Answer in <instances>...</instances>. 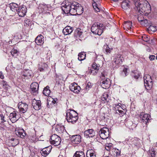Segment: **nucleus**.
Returning a JSON list of instances; mask_svg holds the SVG:
<instances>
[{
    "label": "nucleus",
    "mask_w": 157,
    "mask_h": 157,
    "mask_svg": "<svg viewBox=\"0 0 157 157\" xmlns=\"http://www.w3.org/2000/svg\"><path fill=\"white\" fill-rule=\"evenodd\" d=\"M90 74H92L93 75H96L98 72V70L95 71L94 70H90Z\"/></svg>",
    "instance_id": "obj_50"
},
{
    "label": "nucleus",
    "mask_w": 157,
    "mask_h": 157,
    "mask_svg": "<svg viewBox=\"0 0 157 157\" xmlns=\"http://www.w3.org/2000/svg\"><path fill=\"white\" fill-rule=\"evenodd\" d=\"M142 39L144 41H147L149 40V38L146 35H144L142 36Z\"/></svg>",
    "instance_id": "obj_46"
},
{
    "label": "nucleus",
    "mask_w": 157,
    "mask_h": 157,
    "mask_svg": "<svg viewBox=\"0 0 157 157\" xmlns=\"http://www.w3.org/2000/svg\"><path fill=\"white\" fill-rule=\"evenodd\" d=\"M18 108L20 112L21 113H24L27 111L28 109V105L25 103L20 102L18 104Z\"/></svg>",
    "instance_id": "obj_13"
},
{
    "label": "nucleus",
    "mask_w": 157,
    "mask_h": 157,
    "mask_svg": "<svg viewBox=\"0 0 157 157\" xmlns=\"http://www.w3.org/2000/svg\"><path fill=\"white\" fill-rule=\"evenodd\" d=\"M73 157H85V156L83 151H77L74 154Z\"/></svg>",
    "instance_id": "obj_31"
},
{
    "label": "nucleus",
    "mask_w": 157,
    "mask_h": 157,
    "mask_svg": "<svg viewBox=\"0 0 157 157\" xmlns=\"http://www.w3.org/2000/svg\"><path fill=\"white\" fill-rule=\"evenodd\" d=\"M2 84L3 86H5L6 85L7 82L3 80L2 81Z\"/></svg>",
    "instance_id": "obj_58"
},
{
    "label": "nucleus",
    "mask_w": 157,
    "mask_h": 157,
    "mask_svg": "<svg viewBox=\"0 0 157 157\" xmlns=\"http://www.w3.org/2000/svg\"><path fill=\"white\" fill-rule=\"evenodd\" d=\"M94 2H97V1L96 0H93Z\"/></svg>",
    "instance_id": "obj_61"
},
{
    "label": "nucleus",
    "mask_w": 157,
    "mask_h": 157,
    "mask_svg": "<svg viewBox=\"0 0 157 157\" xmlns=\"http://www.w3.org/2000/svg\"><path fill=\"white\" fill-rule=\"evenodd\" d=\"M131 75L135 79H137L140 76V73L137 71H132Z\"/></svg>",
    "instance_id": "obj_34"
},
{
    "label": "nucleus",
    "mask_w": 157,
    "mask_h": 157,
    "mask_svg": "<svg viewBox=\"0 0 157 157\" xmlns=\"http://www.w3.org/2000/svg\"><path fill=\"white\" fill-rule=\"evenodd\" d=\"M18 51L17 50L13 49L11 52V54L13 56L15 54H17Z\"/></svg>",
    "instance_id": "obj_51"
},
{
    "label": "nucleus",
    "mask_w": 157,
    "mask_h": 157,
    "mask_svg": "<svg viewBox=\"0 0 157 157\" xmlns=\"http://www.w3.org/2000/svg\"><path fill=\"white\" fill-rule=\"evenodd\" d=\"M48 65L45 63H44L42 66V67L39 68L38 70L40 71H47L48 69Z\"/></svg>",
    "instance_id": "obj_39"
},
{
    "label": "nucleus",
    "mask_w": 157,
    "mask_h": 157,
    "mask_svg": "<svg viewBox=\"0 0 157 157\" xmlns=\"http://www.w3.org/2000/svg\"><path fill=\"white\" fill-rule=\"evenodd\" d=\"M78 113L74 110H68L66 113V119L68 122L75 123L78 119Z\"/></svg>",
    "instance_id": "obj_2"
},
{
    "label": "nucleus",
    "mask_w": 157,
    "mask_h": 157,
    "mask_svg": "<svg viewBox=\"0 0 157 157\" xmlns=\"http://www.w3.org/2000/svg\"><path fill=\"white\" fill-rule=\"evenodd\" d=\"M133 139V138L129 137L125 139V142L128 144L132 145V144Z\"/></svg>",
    "instance_id": "obj_42"
},
{
    "label": "nucleus",
    "mask_w": 157,
    "mask_h": 157,
    "mask_svg": "<svg viewBox=\"0 0 157 157\" xmlns=\"http://www.w3.org/2000/svg\"><path fill=\"white\" fill-rule=\"evenodd\" d=\"M51 148V147H45L41 151L40 153L43 156H45L50 152Z\"/></svg>",
    "instance_id": "obj_21"
},
{
    "label": "nucleus",
    "mask_w": 157,
    "mask_h": 157,
    "mask_svg": "<svg viewBox=\"0 0 157 157\" xmlns=\"http://www.w3.org/2000/svg\"><path fill=\"white\" fill-rule=\"evenodd\" d=\"M148 29L149 30H151L153 32H155L157 29V27L155 26L150 25L148 28Z\"/></svg>",
    "instance_id": "obj_44"
},
{
    "label": "nucleus",
    "mask_w": 157,
    "mask_h": 157,
    "mask_svg": "<svg viewBox=\"0 0 157 157\" xmlns=\"http://www.w3.org/2000/svg\"><path fill=\"white\" fill-rule=\"evenodd\" d=\"M92 67L94 70H98L99 69V66L97 65L95 63H94L92 65Z\"/></svg>",
    "instance_id": "obj_47"
},
{
    "label": "nucleus",
    "mask_w": 157,
    "mask_h": 157,
    "mask_svg": "<svg viewBox=\"0 0 157 157\" xmlns=\"http://www.w3.org/2000/svg\"><path fill=\"white\" fill-rule=\"evenodd\" d=\"M105 157H109V156H105Z\"/></svg>",
    "instance_id": "obj_63"
},
{
    "label": "nucleus",
    "mask_w": 157,
    "mask_h": 157,
    "mask_svg": "<svg viewBox=\"0 0 157 157\" xmlns=\"http://www.w3.org/2000/svg\"><path fill=\"white\" fill-rule=\"evenodd\" d=\"M82 32L81 29L80 28H78L75 31V36L76 37H78L79 38H82Z\"/></svg>",
    "instance_id": "obj_27"
},
{
    "label": "nucleus",
    "mask_w": 157,
    "mask_h": 157,
    "mask_svg": "<svg viewBox=\"0 0 157 157\" xmlns=\"http://www.w3.org/2000/svg\"><path fill=\"white\" fill-rule=\"evenodd\" d=\"M123 57H122L121 54H118L116 55L113 60V65L116 68L118 67V65L122 63L123 62Z\"/></svg>",
    "instance_id": "obj_7"
},
{
    "label": "nucleus",
    "mask_w": 157,
    "mask_h": 157,
    "mask_svg": "<svg viewBox=\"0 0 157 157\" xmlns=\"http://www.w3.org/2000/svg\"><path fill=\"white\" fill-rule=\"evenodd\" d=\"M100 137L103 139H106L109 136V129L106 127L101 128L99 131Z\"/></svg>",
    "instance_id": "obj_5"
},
{
    "label": "nucleus",
    "mask_w": 157,
    "mask_h": 157,
    "mask_svg": "<svg viewBox=\"0 0 157 157\" xmlns=\"http://www.w3.org/2000/svg\"><path fill=\"white\" fill-rule=\"evenodd\" d=\"M62 10L65 13H71L69 3H67L62 6Z\"/></svg>",
    "instance_id": "obj_22"
},
{
    "label": "nucleus",
    "mask_w": 157,
    "mask_h": 157,
    "mask_svg": "<svg viewBox=\"0 0 157 157\" xmlns=\"http://www.w3.org/2000/svg\"><path fill=\"white\" fill-rule=\"evenodd\" d=\"M61 139L56 134H54L52 135L50 139V141L51 144L55 146L59 145L61 143Z\"/></svg>",
    "instance_id": "obj_6"
},
{
    "label": "nucleus",
    "mask_w": 157,
    "mask_h": 157,
    "mask_svg": "<svg viewBox=\"0 0 157 157\" xmlns=\"http://www.w3.org/2000/svg\"><path fill=\"white\" fill-rule=\"evenodd\" d=\"M109 97V95L107 93H104L102 95L101 97V100L104 101L108 102L109 101V98H108Z\"/></svg>",
    "instance_id": "obj_37"
},
{
    "label": "nucleus",
    "mask_w": 157,
    "mask_h": 157,
    "mask_svg": "<svg viewBox=\"0 0 157 157\" xmlns=\"http://www.w3.org/2000/svg\"><path fill=\"white\" fill-rule=\"evenodd\" d=\"M32 74V71H31L29 70H26L24 71L23 75L25 77H27L29 78L31 77Z\"/></svg>",
    "instance_id": "obj_30"
},
{
    "label": "nucleus",
    "mask_w": 157,
    "mask_h": 157,
    "mask_svg": "<svg viewBox=\"0 0 157 157\" xmlns=\"http://www.w3.org/2000/svg\"><path fill=\"white\" fill-rule=\"evenodd\" d=\"M155 56L154 55H150L149 56V58L150 60H153L155 59Z\"/></svg>",
    "instance_id": "obj_54"
},
{
    "label": "nucleus",
    "mask_w": 157,
    "mask_h": 157,
    "mask_svg": "<svg viewBox=\"0 0 157 157\" xmlns=\"http://www.w3.org/2000/svg\"><path fill=\"white\" fill-rule=\"evenodd\" d=\"M148 154L151 155V157H155L156 153L154 149L152 148L150 149L148 151Z\"/></svg>",
    "instance_id": "obj_41"
},
{
    "label": "nucleus",
    "mask_w": 157,
    "mask_h": 157,
    "mask_svg": "<svg viewBox=\"0 0 157 157\" xmlns=\"http://www.w3.org/2000/svg\"><path fill=\"white\" fill-rule=\"evenodd\" d=\"M144 86L146 89L148 90H150L152 86V79L151 76L149 75H145L144 77Z\"/></svg>",
    "instance_id": "obj_4"
},
{
    "label": "nucleus",
    "mask_w": 157,
    "mask_h": 157,
    "mask_svg": "<svg viewBox=\"0 0 157 157\" xmlns=\"http://www.w3.org/2000/svg\"><path fill=\"white\" fill-rule=\"evenodd\" d=\"M106 76V75L105 74V73L104 71L103 72H102L101 73V78H105V77Z\"/></svg>",
    "instance_id": "obj_56"
},
{
    "label": "nucleus",
    "mask_w": 157,
    "mask_h": 157,
    "mask_svg": "<svg viewBox=\"0 0 157 157\" xmlns=\"http://www.w3.org/2000/svg\"><path fill=\"white\" fill-rule=\"evenodd\" d=\"M93 6L95 11L98 12L100 11V9L99 5L97 4V2L93 3Z\"/></svg>",
    "instance_id": "obj_40"
},
{
    "label": "nucleus",
    "mask_w": 157,
    "mask_h": 157,
    "mask_svg": "<svg viewBox=\"0 0 157 157\" xmlns=\"http://www.w3.org/2000/svg\"><path fill=\"white\" fill-rule=\"evenodd\" d=\"M133 141L132 145L133 147H137L140 144V140L139 138L135 137L133 138Z\"/></svg>",
    "instance_id": "obj_28"
},
{
    "label": "nucleus",
    "mask_w": 157,
    "mask_h": 157,
    "mask_svg": "<svg viewBox=\"0 0 157 157\" xmlns=\"http://www.w3.org/2000/svg\"><path fill=\"white\" fill-rule=\"evenodd\" d=\"M84 136L87 138L88 137H93L95 136V133L93 129H89L84 132Z\"/></svg>",
    "instance_id": "obj_17"
},
{
    "label": "nucleus",
    "mask_w": 157,
    "mask_h": 157,
    "mask_svg": "<svg viewBox=\"0 0 157 157\" xmlns=\"http://www.w3.org/2000/svg\"><path fill=\"white\" fill-rule=\"evenodd\" d=\"M16 12L19 16L21 17L24 16L27 12V9L25 6H22L19 7Z\"/></svg>",
    "instance_id": "obj_12"
},
{
    "label": "nucleus",
    "mask_w": 157,
    "mask_h": 157,
    "mask_svg": "<svg viewBox=\"0 0 157 157\" xmlns=\"http://www.w3.org/2000/svg\"><path fill=\"white\" fill-rule=\"evenodd\" d=\"M74 28L69 26H67L63 30V33L65 35L71 34L73 31Z\"/></svg>",
    "instance_id": "obj_19"
},
{
    "label": "nucleus",
    "mask_w": 157,
    "mask_h": 157,
    "mask_svg": "<svg viewBox=\"0 0 157 157\" xmlns=\"http://www.w3.org/2000/svg\"><path fill=\"white\" fill-rule=\"evenodd\" d=\"M20 117L19 113L16 111H14L11 113L9 116V118L12 123L16 122Z\"/></svg>",
    "instance_id": "obj_8"
},
{
    "label": "nucleus",
    "mask_w": 157,
    "mask_h": 157,
    "mask_svg": "<svg viewBox=\"0 0 157 157\" xmlns=\"http://www.w3.org/2000/svg\"><path fill=\"white\" fill-rule=\"evenodd\" d=\"M134 9L142 15L138 17V20L140 23L144 19L142 15L148 16L151 11V7L146 0H136L135 2Z\"/></svg>",
    "instance_id": "obj_1"
},
{
    "label": "nucleus",
    "mask_w": 157,
    "mask_h": 157,
    "mask_svg": "<svg viewBox=\"0 0 157 157\" xmlns=\"http://www.w3.org/2000/svg\"><path fill=\"white\" fill-rule=\"evenodd\" d=\"M109 79L106 78H102L100 82V85L104 89H107L110 86Z\"/></svg>",
    "instance_id": "obj_10"
},
{
    "label": "nucleus",
    "mask_w": 157,
    "mask_h": 157,
    "mask_svg": "<svg viewBox=\"0 0 157 157\" xmlns=\"http://www.w3.org/2000/svg\"><path fill=\"white\" fill-rule=\"evenodd\" d=\"M115 150L116 151V156H117L120 155L121 154V151L118 149H117V150L115 149Z\"/></svg>",
    "instance_id": "obj_53"
},
{
    "label": "nucleus",
    "mask_w": 157,
    "mask_h": 157,
    "mask_svg": "<svg viewBox=\"0 0 157 157\" xmlns=\"http://www.w3.org/2000/svg\"><path fill=\"white\" fill-rule=\"evenodd\" d=\"M75 11V14H80L82 13L83 11V9L80 4L78 3L76 5Z\"/></svg>",
    "instance_id": "obj_23"
},
{
    "label": "nucleus",
    "mask_w": 157,
    "mask_h": 157,
    "mask_svg": "<svg viewBox=\"0 0 157 157\" xmlns=\"http://www.w3.org/2000/svg\"><path fill=\"white\" fill-rule=\"evenodd\" d=\"M132 24V23L131 21H126L125 22L124 26L129 30L131 29Z\"/></svg>",
    "instance_id": "obj_38"
},
{
    "label": "nucleus",
    "mask_w": 157,
    "mask_h": 157,
    "mask_svg": "<svg viewBox=\"0 0 157 157\" xmlns=\"http://www.w3.org/2000/svg\"><path fill=\"white\" fill-rule=\"evenodd\" d=\"M155 58L157 60V54H156V56H155Z\"/></svg>",
    "instance_id": "obj_62"
},
{
    "label": "nucleus",
    "mask_w": 157,
    "mask_h": 157,
    "mask_svg": "<svg viewBox=\"0 0 157 157\" xmlns=\"http://www.w3.org/2000/svg\"><path fill=\"white\" fill-rule=\"evenodd\" d=\"M69 88L71 91L76 94H78L81 90L80 86L75 83H72L70 86Z\"/></svg>",
    "instance_id": "obj_14"
},
{
    "label": "nucleus",
    "mask_w": 157,
    "mask_h": 157,
    "mask_svg": "<svg viewBox=\"0 0 157 157\" xmlns=\"http://www.w3.org/2000/svg\"><path fill=\"white\" fill-rule=\"evenodd\" d=\"M0 117L1 118V119L2 121L1 122L4 123L6 121L5 120V117L2 114H0Z\"/></svg>",
    "instance_id": "obj_52"
},
{
    "label": "nucleus",
    "mask_w": 157,
    "mask_h": 157,
    "mask_svg": "<svg viewBox=\"0 0 157 157\" xmlns=\"http://www.w3.org/2000/svg\"><path fill=\"white\" fill-rule=\"evenodd\" d=\"M92 87V86L91 85V83L90 82H89L88 83L87 85L86 86V91H88L89 89L91 88Z\"/></svg>",
    "instance_id": "obj_49"
},
{
    "label": "nucleus",
    "mask_w": 157,
    "mask_h": 157,
    "mask_svg": "<svg viewBox=\"0 0 157 157\" xmlns=\"http://www.w3.org/2000/svg\"><path fill=\"white\" fill-rule=\"evenodd\" d=\"M57 101V99H56V100H53L52 101V102L54 103V104H55L56 102V101Z\"/></svg>",
    "instance_id": "obj_59"
},
{
    "label": "nucleus",
    "mask_w": 157,
    "mask_h": 157,
    "mask_svg": "<svg viewBox=\"0 0 157 157\" xmlns=\"http://www.w3.org/2000/svg\"><path fill=\"white\" fill-rule=\"evenodd\" d=\"M87 157H96V155L94 153V151L92 149L87 150L86 153Z\"/></svg>",
    "instance_id": "obj_29"
},
{
    "label": "nucleus",
    "mask_w": 157,
    "mask_h": 157,
    "mask_svg": "<svg viewBox=\"0 0 157 157\" xmlns=\"http://www.w3.org/2000/svg\"><path fill=\"white\" fill-rule=\"evenodd\" d=\"M4 76L2 72V71H0V78L2 79H4Z\"/></svg>",
    "instance_id": "obj_57"
},
{
    "label": "nucleus",
    "mask_w": 157,
    "mask_h": 157,
    "mask_svg": "<svg viewBox=\"0 0 157 157\" xmlns=\"http://www.w3.org/2000/svg\"><path fill=\"white\" fill-rule=\"evenodd\" d=\"M18 4L15 3H12L10 4V7L13 11L16 12L19 7Z\"/></svg>",
    "instance_id": "obj_25"
},
{
    "label": "nucleus",
    "mask_w": 157,
    "mask_h": 157,
    "mask_svg": "<svg viewBox=\"0 0 157 157\" xmlns=\"http://www.w3.org/2000/svg\"><path fill=\"white\" fill-rule=\"evenodd\" d=\"M140 24L143 26H147L148 24V21L146 19H144L141 22H140Z\"/></svg>",
    "instance_id": "obj_45"
},
{
    "label": "nucleus",
    "mask_w": 157,
    "mask_h": 157,
    "mask_svg": "<svg viewBox=\"0 0 157 157\" xmlns=\"http://www.w3.org/2000/svg\"><path fill=\"white\" fill-rule=\"evenodd\" d=\"M142 114H140V117L141 118H142V120L143 122L145 123L146 124H147V123L149 122H150L151 120V116L148 114H144L142 117Z\"/></svg>",
    "instance_id": "obj_18"
},
{
    "label": "nucleus",
    "mask_w": 157,
    "mask_h": 157,
    "mask_svg": "<svg viewBox=\"0 0 157 157\" xmlns=\"http://www.w3.org/2000/svg\"><path fill=\"white\" fill-rule=\"evenodd\" d=\"M71 141L74 144H78L81 141V137L79 135H75L70 138Z\"/></svg>",
    "instance_id": "obj_16"
},
{
    "label": "nucleus",
    "mask_w": 157,
    "mask_h": 157,
    "mask_svg": "<svg viewBox=\"0 0 157 157\" xmlns=\"http://www.w3.org/2000/svg\"><path fill=\"white\" fill-rule=\"evenodd\" d=\"M69 5L70 7V9H71L70 10L71 11V14H75L76 13V5L75 4H71V3H69Z\"/></svg>",
    "instance_id": "obj_33"
},
{
    "label": "nucleus",
    "mask_w": 157,
    "mask_h": 157,
    "mask_svg": "<svg viewBox=\"0 0 157 157\" xmlns=\"http://www.w3.org/2000/svg\"><path fill=\"white\" fill-rule=\"evenodd\" d=\"M128 68H124L123 71L121 73V75L124 77H125L127 75Z\"/></svg>",
    "instance_id": "obj_43"
},
{
    "label": "nucleus",
    "mask_w": 157,
    "mask_h": 157,
    "mask_svg": "<svg viewBox=\"0 0 157 157\" xmlns=\"http://www.w3.org/2000/svg\"><path fill=\"white\" fill-rule=\"evenodd\" d=\"M112 144L111 143L106 144L105 147L107 151H109L110 149V147H112Z\"/></svg>",
    "instance_id": "obj_48"
},
{
    "label": "nucleus",
    "mask_w": 157,
    "mask_h": 157,
    "mask_svg": "<svg viewBox=\"0 0 157 157\" xmlns=\"http://www.w3.org/2000/svg\"><path fill=\"white\" fill-rule=\"evenodd\" d=\"M39 12L40 13H43L47 10H51V6L49 5H47L44 3L40 4L38 7Z\"/></svg>",
    "instance_id": "obj_9"
},
{
    "label": "nucleus",
    "mask_w": 157,
    "mask_h": 157,
    "mask_svg": "<svg viewBox=\"0 0 157 157\" xmlns=\"http://www.w3.org/2000/svg\"><path fill=\"white\" fill-rule=\"evenodd\" d=\"M32 105L36 110H39L41 108V103L40 100H36L34 99L33 100Z\"/></svg>",
    "instance_id": "obj_15"
},
{
    "label": "nucleus",
    "mask_w": 157,
    "mask_h": 157,
    "mask_svg": "<svg viewBox=\"0 0 157 157\" xmlns=\"http://www.w3.org/2000/svg\"><path fill=\"white\" fill-rule=\"evenodd\" d=\"M130 123L131 124H132V122H131V121H129Z\"/></svg>",
    "instance_id": "obj_64"
},
{
    "label": "nucleus",
    "mask_w": 157,
    "mask_h": 157,
    "mask_svg": "<svg viewBox=\"0 0 157 157\" xmlns=\"http://www.w3.org/2000/svg\"><path fill=\"white\" fill-rule=\"evenodd\" d=\"M15 132L16 135L21 138H23L26 135L25 131L22 129L16 130Z\"/></svg>",
    "instance_id": "obj_20"
},
{
    "label": "nucleus",
    "mask_w": 157,
    "mask_h": 157,
    "mask_svg": "<svg viewBox=\"0 0 157 157\" xmlns=\"http://www.w3.org/2000/svg\"><path fill=\"white\" fill-rule=\"evenodd\" d=\"M39 87V85L36 82H34L31 84L30 88L31 93L33 95H36L38 94Z\"/></svg>",
    "instance_id": "obj_11"
},
{
    "label": "nucleus",
    "mask_w": 157,
    "mask_h": 157,
    "mask_svg": "<svg viewBox=\"0 0 157 157\" xmlns=\"http://www.w3.org/2000/svg\"><path fill=\"white\" fill-rule=\"evenodd\" d=\"M103 49L106 52L107 54H110L113 50L112 48H110L109 47L108 45L107 44H105L103 46Z\"/></svg>",
    "instance_id": "obj_36"
},
{
    "label": "nucleus",
    "mask_w": 157,
    "mask_h": 157,
    "mask_svg": "<svg viewBox=\"0 0 157 157\" xmlns=\"http://www.w3.org/2000/svg\"><path fill=\"white\" fill-rule=\"evenodd\" d=\"M49 88L48 86H47L44 89L43 93L45 96H49L51 92L50 90L49 89Z\"/></svg>",
    "instance_id": "obj_35"
},
{
    "label": "nucleus",
    "mask_w": 157,
    "mask_h": 157,
    "mask_svg": "<svg viewBox=\"0 0 157 157\" xmlns=\"http://www.w3.org/2000/svg\"><path fill=\"white\" fill-rule=\"evenodd\" d=\"M103 25L99 22L94 23L91 28V31L94 34L101 35L103 33Z\"/></svg>",
    "instance_id": "obj_3"
},
{
    "label": "nucleus",
    "mask_w": 157,
    "mask_h": 157,
    "mask_svg": "<svg viewBox=\"0 0 157 157\" xmlns=\"http://www.w3.org/2000/svg\"><path fill=\"white\" fill-rule=\"evenodd\" d=\"M129 1L127 0L123 1L121 3V7L124 10H127L129 8Z\"/></svg>",
    "instance_id": "obj_26"
},
{
    "label": "nucleus",
    "mask_w": 157,
    "mask_h": 157,
    "mask_svg": "<svg viewBox=\"0 0 157 157\" xmlns=\"http://www.w3.org/2000/svg\"><path fill=\"white\" fill-rule=\"evenodd\" d=\"M10 140L12 141H14L15 140L17 141V140L14 138H11V139H10Z\"/></svg>",
    "instance_id": "obj_60"
},
{
    "label": "nucleus",
    "mask_w": 157,
    "mask_h": 157,
    "mask_svg": "<svg viewBox=\"0 0 157 157\" xmlns=\"http://www.w3.org/2000/svg\"><path fill=\"white\" fill-rule=\"evenodd\" d=\"M78 59L79 61H82L85 59L86 54L84 52H81L78 54Z\"/></svg>",
    "instance_id": "obj_32"
},
{
    "label": "nucleus",
    "mask_w": 157,
    "mask_h": 157,
    "mask_svg": "<svg viewBox=\"0 0 157 157\" xmlns=\"http://www.w3.org/2000/svg\"><path fill=\"white\" fill-rule=\"evenodd\" d=\"M31 139L33 141H36L37 139L36 136L35 135H33Z\"/></svg>",
    "instance_id": "obj_55"
},
{
    "label": "nucleus",
    "mask_w": 157,
    "mask_h": 157,
    "mask_svg": "<svg viewBox=\"0 0 157 157\" xmlns=\"http://www.w3.org/2000/svg\"><path fill=\"white\" fill-rule=\"evenodd\" d=\"M43 38V36L40 35L37 37L35 39V42L38 45H41L44 43V41L42 40Z\"/></svg>",
    "instance_id": "obj_24"
}]
</instances>
